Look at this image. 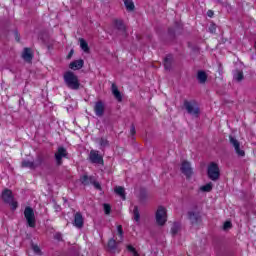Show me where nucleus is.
Returning a JSON list of instances; mask_svg holds the SVG:
<instances>
[{
	"instance_id": "nucleus-27",
	"label": "nucleus",
	"mask_w": 256,
	"mask_h": 256,
	"mask_svg": "<svg viewBox=\"0 0 256 256\" xmlns=\"http://www.w3.org/2000/svg\"><path fill=\"white\" fill-rule=\"evenodd\" d=\"M188 217H189L190 221H192V223L194 221H197V214L195 212H189Z\"/></svg>"
},
{
	"instance_id": "nucleus-13",
	"label": "nucleus",
	"mask_w": 256,
	"mask_h": 256,
	"mask_svg": "<svg viewBox=\"0 0 256 256\" xmlns=\"http://www.w3.org/2000/svg\"><path fill=\"white\" fill-rule=\"evenodd\" d=\"M95 113L98 117H101L105 111V105L102 102H97L94 107Z\"/></svg>"
},
{
	"instance_id": "nucleus-10",
	"label": "nucleus",
	"mask_w": 256,
	"mask_h": 256,
	"mask_svg": "<svg viewBox=\"0 0 256 256\" xmlns=\"http://www.w3.org/2000/svg\"><path fill=\"white\" fill-rule=\"evenodd\" d=\"M67 157V150L63 147H59L57 152L55 153V159L58 165H61V159Z\"/></svg>"
},
{
	"instance_id": "nucleus-29",
	"label": "nucleus",
	"mask_w": 256,
	"mask_h": 256,
	"mask_svg": "<svg viewBox=\"0 0 256 256\" xmlns=\"http://www.w3.org/2000/svg\"><path fill=\"white\" fill-rule=\"evenodd\" d=\"M104 212L106 215H109V213H111V206L109 204H104Z\"/></svg>"
},
{
	"instance_id": "nucleus-5",
	"label": "nucleus",
	"mask_w": 256,
	"mask_h": 256,
	"mask_svg": "<svg viewBox=\"0 0 256 256\" xmlns=\"http://www.w3.org/2000/svg\"><path fill=\"white\" fill-rule=\"evenodd\" d=\"M24 216L29 227H35V212L33 208L26 207L24 210Z\"/></svg>"
},
{
	"instance_id": "nucleus-18",
	"label": "nucleus",
	"mask_w": 256,
	"mask_h": 256,
	"mask_svg": "<svg viewBox=\"0 0 256 256\" xmlns=\"http://www.w3.org/2000/svg\"><path fill=\"white\" fill-rule=\"evenodd\" d=\"M127 11H135V3L133 0H123Z\"/></svg>"
},
{
	"instance_id": "nucleus-30",
	"label": "nucleus",
	"mask_w": 256,
	"mask_h": 256,
	"mask_svg": "<svg viewBox=\"0 0 256 256\" xmlns=\"http://www.w3.org/2000/svg\"><path fill=\"white\" fill-rule=\"evenodd\" d=\"M116 243H117V242H116L115 240L111 239V240L108 242V247H109L110 249H113V248H115Z\"/></svg>"
},
{
	"instance_id": "nucleus-28",
	"label": "nucleus",
	"mask_w": 256,
	"mask_h": 256,
	"mask_svg": "<svg viewBox=\"0 0 256 256\" xmlns=\"http://www.w3.org/2000/svg\"><path fill=\"white\" fill-rule=\"evenodd\" d=\"M22 167H29L30 169H33L34 165L31 161H24L22 162Z\"/></svg>"
},
{
	"instance_id": "nucleus-31",
	"label": "nucleus",
	"mask_w": 256,
	"mask_h": 256,
	"mask_svg": "<svg viewBox=\"0 0 256 256\" xmlns=\"http://www.w3.org/2000/svg\"><path fill=\"white\" fill-rule=\"evenodd\" d=\"M81 183H83L84 185H87L88 181H89V177L87 176H83L81 179H80Z\"/></svg>"
},
{
	"instance_id": "nucleus-23",
	"label": "nucleus",
	"mask_w": 256,
	"mask_h": 256,
	"mask_svg": "<svg viewBox=\"0 0 256 256\" xmlns=\"http://www.w3.org/2000/svg\"><path fill=\"white\" fill-rule=\"evenodd\" d=\"M114 25L115 27H117V29H125V24H123V20H115Z\"/></svg>"
},
{
	"instance_id": "nucleus-36",
	"label": "nucleus",
	"mask_w": 256,
	"mask_h": 256,
	"mask_svg": "<svg viewBox=\"0 0 256 256\" xmlns=\"http://www.w3.org/2000/svg\"><path fill=\"white\" fill-rule=\"evenodd\" d=\"M130 131H131V134H132V135H135V127H134V126L131 127V130H130Z\"/></svg>"
},
{
	"instance_id": "nucleus-22",
	"label": "nucleus",
	"mask_w": 256,
	"mask_h": 256,
	"mask_svg": "<svg viewBox=\"0 0 256 256\" xmlns=\"http://www.w3.org/2000/svg\"><path fill=\"white\" fill-rule=\"evenodd\" d=\"M234 79H235V81H243V72L242 71H235L234 72Z\"/></svg>"
},
{
	"instance_id": "nucleus-4",
	"label": "nucleus",
	"mask_w": 256,
	"mask_h": 256,
	"mask_svg": "<svg viewBox=\"0 0 256 256\" xmlns=\"http://www.w3.org/2000/svg\"><path fill=\"white\" fill-rule=\"evenodd\" d=\"M156 223L157 225H164L167 223V208L160 206L156 211Z\"/></svg>"
},
{
	"instance_id": "nucleus-8",
	"label": "nucleus",
	"mask_w": 256,
	"mask_h": 256,
	"mask_svg": "<svg viewBox=\"0 0 256 256\" xmlns=\"http://www.w3.org/2000/svg\"><path fill=\"white\" fill-rule=\"evenodd\" d=\"M83 65H85L83 59L74 60L69 64V69H71V71H79L83 69Z\"/></svg>"
},
{
	"instance_id": "nucleus-24",
	"label": "nucleus",
	"mask_w": 256,
	"mask_h": 256,
	"mask_svg": "<svg viewBox=\"0 0 256 256\" xmlns=\"http://www.w3.org/2000/svg\"><path fill=\"white\" fill-rule=\"evenodd\" d=\"M231 227H233V224L231 223V221H226L223 224V231H229Z\"/></svg>"
},
{
	"instance_id": "nucleus-2",
	"label": "nucleus",
	"mask_w": 256,
	"mask_h": 256,
	"mask_svg": "<svg viewBox=\"0 0 256 256\" xmlns=\"http://www.w3.org/2000/svg\"><path fill=\"white\" fill-rule=\"evenodd\" d=\"M2 199H3V201H5V203H9V205L11 206V209L13 211H15V209H17L18 204H17V201H15L13 199V192L11 190L5 189L2 192Z\"/></svg>"
},
{
	"instance_id": "nucleus-37",
	"label": "nucleus",
	"mask_w": 256,
	"mask_h": 256,
	"mask_svg": "<svg viewBox=\"0 0 256 256\" xmlns=\"http://www.w3.org/2000/svg\"><path fill=\"white\" fill-rule=\"evenodd\" d=\"M101 145H103V146L107 145V141H106V140H105V141H102V142H101Z\"/></svg>"
},
{
	"instance_id": "nucleus-7",
	"label": "nucleus",
	"mask_w": 256,
	"mask_h": 256,
	"mask_svg": "<svg viewBox=\"0 0 256 256\" xmlns=\"http://www.w3.org/2000/svg\"><path fill=\"white\" fill-rule=\"evenodd\" d=\"M184 107L190 115H199V107H197V103L186 101Z\"/></svg>"
},
{
	"instance_id": "nucleus-12",
	"label": "nucleus",
	"mask_w": 256,
	"mask_h": 256,
	"mask_svg": "<svg viewBox=\"0 0 256 256\" xmlns=\"http://www.w3.org/2000/svg\"><path fill=\"white\" fill-rule=\"evenodd\" d=\"M22 58L24 61H27L28 63H31V59H33V52L29 48H25L22 53Z\"/></svg>"
},
{
	"instance_id": "nucleus-9",
	"label": "nucleus",
	"mask_w": 256,
	"mask_h": 256,
	"mask_svg": "<svg viewBox=\"0 0 256 256\" xmlns=\"http://www.w3.org/2000/svg\"><path fill=\"white\" fill-rule=\"evenodd\" d=\"M181 171L186 175V177H191L193 175V169L188 161L182 162Z\"/></svg>"
},
{
	"instance_id": "nucleus-19",
	"label": "nucleus",
	"mask_w": 256,
	"mask_h": 256,
	"mask_svg": "<svg viewBox=\"0 0 256 256\" xmlns=\"http://www.w3.org/2000/svg\"><path fill=\"white\" fill-rule=\"evenodd\" d=\"M79 43L82 51H84V53H89V44H87V41H85L83 38H80Z\"/></svg>"
},
{
	"instance_id": "nucleus-16",
	"label": "nucleus",
	"mask_w": 256,
	"mask_h": 256,
	"mask_svg": "<svg viewBox=\"0 0 256 256\" xmlns=\"http://www.w3.org/2000/svg\"><path fill=\"white\" fill-rule=\"evenodd\" d=\"M74 225L75 227H78V229H81V227H83V216H81V214L79 213L75 214Z\"/></svg>"
},
{
	"instance_id": "nucleus-15",
	"label": "nucleus",
	"mask_w": 256,
	"mask_h": 256,
	"mask_svg": "<svg viewBox=\"0 0 256 256\" xmlns=\"http://www.w3.org/2000/svg\"><path fill=\"white\" fill-rule=\"evenodd\" d=\"M114 192L116 193V195H118V197H120V199L125 201V199H126L125 188H123L122 186H116L114 188Z\"/></svg>"
},
{
	"instance_id": "nucleus-6",
	"label": "nucleus",
	"mask_w": 256,
	"mask_h": 256,
	"mask_svg": "<svg viewBox=\"0 0 256 256\" xmlns=\"http://www.w3.org/2000/svg\"><path fill=\"white\" fill-rule=\"evenodd\" d=\"M230 143L234 147L238 157H245V151L241 149V144L237 139H235L233 136H230Z\"/></svg>"
},
{
	"instance_id": "nucleus-26",
	"label": "nucleus",
	"mask_w": 256,
	"mask_h": 256,
	"mask_svg": "<svg viewBox=\"0 0 256 256\" xmlns=\"http://www.w3.org/2000/svg\"><path fill=\"white\" fill-rule=\"evenodd\" d=\"M32 250L34 251L35 255H41V248H39L38 245L33 244L32 245Z\"/></svg>"
},
{
	"instance_id": "nucleus-1",
	"label": "nucleus",
	"mask_w": 256,
	"mask_h": 256,
	"mask_svg": "<svg viewBox=\"0 0 256 256\" xmlns=\"http://www.w3.org/2000/svg\"><path fill=\"white\" fill-rule=\"evenodd\" d=\"M63 79L66 87L77 91L81 87V82H79V76H77L73 71L68 70L63 74Z\"/></svg>"
},
{
	"instance_id": "nucleus-32",
	"label": "nucleus",
	"mask_w": 256,
	"mask_h": 256,
	"mask_svg": "<svg viewBox=\"0 0 256 256\" xmlns=\"http://www.w3.org/2000/svg\"><path fill=\"white\" fill-rule=\"evenodd\" d=\"M94 187L95 189H101V184H99L98 182H94Z\"/></svg>"
},
{
	"instance_id": "nucleus-25",
	"label": "nucleus",
	"mask_w": 256,
	"mask_h": 256,
	"mask_svg": "<svg viewBox=\"0 0 256 256\" xmlns=\"http://www.w3.org/2000/svg\"><path fill=\"white\" fill-rule=\"evenodd\" d=\"M133 213H134V220L137 223H139L140 216H139V210L137 209V207H134Z\"/></svg>"
},
{
	"instance_id": "nucleus-21",
	"label": "nucleus",
	"mask_w": 256,
	"mask_h": 256,
	"mask_svg": "<svg viewBox=\"0 0 256 256\" xmlns=\"http://www.w3.org/2000/svg\"><path fill=\"white\" fill-rule=\"evenodd\" d=\"M197 79L200 83H205L207 81V74L203 71L198 72Z\"/></svg>"
},
{
	"instance_id": "nucleus-11",
	"label": "nucleus",
	"mask_w": 256,
	"mask_h": 256,
	"mask_svg": "<svg viewBox=\"0 0 256 256\" xmlns=\"http://www.w3.org/2000/svg\"><path fill=\"white\" fill-rule=\"evenodd\" d=\"M90 161L92 163H103V157L99 155L98 151L92 150L90 152Z\"/></svg>"
},
{
	"instance_id": "nucleus-14",
	"label": "nucleus",
	"mask_w": 256,
	"mask_h": 256,
	"mask_svg": "<svg viewBox=\"0 0 256 256\" xmlns=\"http://www.w3.org/2000/svg\"><path fill=\"white\" fill-rule=\"evenodd\" d=\"M199 193H211L213 191V183L209 182L199 187Z\"/></svg>"
},
{
	"instance_id": "nucleus-34",
	"label": "nucleus",
	"mask_w": 256,
	"mask_h": 256,
	"mask_svg": "<svg viewBox=\"0 0 256 256\" xmlns=\"http://www.w3.org/2000/svg\"><path fill=\"white\" fill-rule=\"evenodd\" d=\"M207 15H208V17H213V11L209 10V11L207 12Z\"/></svg>"
},
{
	"instance_id": "nucleus-20",
	"label": "nucleus",
	"mask_w": 256,
	"mask_h": 256,
	"mask_svg": "<svg viewBox=\"0 0 256 256\" xmlns=\"http://www.w3.org/2000/svg\"><path fill=\"white\" fill-rule=\"evenodd\" d=\"M116 241L118 243H121L123 241V227L121 225L117 226V232H116Z\"/></svg>"
},
{
	"instance_id": "nucleus-33",
	"label": "nucleus",
	"mask_w": 256,
	"mask_h": 256,
	"mask_svg": "<svg viewBox=\"0 0 256 256\" xmlns=\"http://www.w3.org/2000/svg\"><path fill=\"white\" fill-rule=\"evenodd\" d=\"M172 233H177V225H174L173 227H172Z\"/></svg>"
},
{
	"instance_id": "nucleus-17",
	"label": "nucleus",
	"mask_w": 256,
	"mask_h": 256,
	"mask_svg": "<svg viewBox=\"0 0 256 256\" xmlns=\"http://www.w3.org/2000/svg\"><path fill=\"white\" fill-rule=\"evenodd\" d=\"M112 94L114 95L115 99H117V101H123V96H121V92H119V89L115 84H112Z\"/></svg>"
},
{
	"instance_id": "nucleus-35",
	"label": "nucleus",
	"mask_w": 256,
	"mask_h": 256,
	"mask_svg": "<svg viewBox=\"0 0 256 256\" xmlns=\"http://www.w3.org/2000/svg\"><path fill=\"white\" fill-rule=\"evenodd\" d=\"M71 57H73V50H71L68 54V59H71Z\"/></svg>"
},
{
	"instance_id": "nucleus-3",
	"label": "nucleus",
	"mask_w": 256,
	"mask_h": 256,
	"mask_svg": "<svg viewBox=\"0 0 256 256\" xmlns=\"http://www.w3.org/2000/svg\"><path fill=\"white\" fill-rule=\"evenodd\" d=\"M207 173L211 181H217L220 176L219 165H217L215 162L210 163L208 165Z\"/></svg>"
}]
</instances>
